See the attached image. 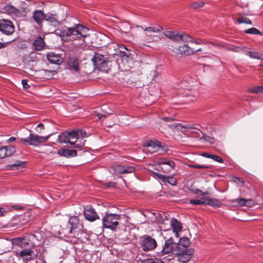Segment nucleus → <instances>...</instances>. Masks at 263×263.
I'll return each mask as SVG.
<instances>
[{
    "label": "nucleus",
    "instance_id": "64",
    "mask_svg": "<svg viewBox=\"0 0 263 263\" xmlns=\"http://www.w3.org/2000/svg\"><path fill=\"white\" fill-rule=\"evenodd\" d=\"M3 214H0V216H3Z\"/></svg>",
    "mask_w": 263,
    "mask_h": 263
},
{
    "label": "nucleus",
    "instance_id": "34",
    "mask_svg": "<svg viewBox=\"0 0 263 263\" xmlns=\"http://www.w3.org/2000/svg\"><path fill=\"white\" fill-rule=\"evenodd\" d=\"M246 54L252 59L263 60L262 54L258 52L248 51L246 52Z\"/></svg>",
    "mask_w": 263,
    "mask_h": 263
},
{
    "label": "nucleus",
    "instance_id": "44",
    "mask_svg": "<svg viewBox=\"0 0 263 263\" xmlns=\"http://www.w3.org/2000/svg\"><path fill=\"white\" fill-rule=\"evenodd\" d=\"M143 263H164L159 258H148L143 260Z\"/></svg>",
    "mask_w": 263,
    "mask_h": 263
},
{
    "label": "nucleus",
    "instance_id": "37",
    "mask_svg": "<svg viewBox=\"0 0 263 263\" xmlns=\"http://www.w3.org/2000/svg\"><path fill=\"white\" fill-rule=\"evenodd\" d=\"M204 5V3L199 1V2H194L190 4V7L191 8L194 9H197L203 7Z\"/></svg>",
    "mask_w": 263,
    "mask_h": 263
},
{
    "label": "nucleus",
    "instance_id": "27",
    "mask_svg": "<svg viewBox=\"0 0 263 263\" xmlns=\"http://www.w3.org/2000/svg\"><path fill=\"white\" fill-rule=\"evenodd\" d=\"M163 34L173 41H180V33L177 31H166L163 32Z\"/></svg>",
    "mask_w": 263,
    "mask_h": 263
},
{
    "label": "nucleus",
    "instance_id": "40",
    "mask_svg": "<svg viewBox=\"0 0 263 263\" xmlns=\"http://www.w3.org/2000/svg\"><path fill=\"white\" fill-rule=\"evenodd\" d=\"M204 197L203 196L200 199H191L190 203L194 205L204 204Z\"/></svg>",
    "mask_w": 263,
    "mask_h": 263
},
{
    "label": "nucleus",
    "instance_id": "28",
    "mask_svg": "<svg viewBox=\"0 0 263 263\" xmlns=\"http://www.w3.org/2000/svg\"><path fill=\"white\" fill-rule=\"evenodd\" d=\"M67 64L69 67V69L71 71H73L75 72H78L79 71L80 68L79 61L76 58L72 57L69 58Z\"/></svg>",
    "mask_w": 263,
    "mask_h": 263
},
{
    "label": "nucleus",
    "instance_id": "8",
    "mask_svg": "<svg viewBox=\"0 0 263 263\" xmlns=\"http://www.w3.org/2000/svg\"><path fill=\"white\" fill-rule=\"evenodd\" d=\"M158 166L156 170L161 171L164 173H168L173 170L175 166V163L173 161L164 158L158 159L157 161Z\"/></svg>",
    "mask_w": 263,
    "mask_h": 263
},
{
    "label": "nucleus",
    "instance_id": "57",
    "mask_svg": "<svg viewBox=\"0 0 263 263\" xmlns=\"http://www.w3.org/2000/svg\"><path fill=\"white\" fill-rule=\"evenodd\" d=\"M15 140H16L15 137H11L8 140V142H9V143H11V142H12L14 141Z\"/></svg>",
    "mask_w": 263,
    "mask_h": 263
},
{
    "label": "nucleus",
    "instance_id": "45",
    "mask_svg": "<svg viewBox=\"0 0 263 263\" xmlns=\"http://www.w3.org/2000/svg\"><path fill=\"white\" fill-rule=\"evenodd\" d=\"M191 168H208L209 166L207 165H200L197 164H190L189 165Z\"/></svg>",
    "mask_w": 263,
    "mask_h": 263
},
{
    "label": "nucleus",
    "instance_id": "36",
    "mask_svg": "<svg viewBox=\"0 0 263 263\" xmlns=\"http://www.w3.org/2000/svg\"><path fill=\"white\" fill-rule=\"evenodd\" d=\"M180 41L184 43H192L194 41V39L186 34L181 33L180 34Z\"/></svg>",
    "mask_w": 263,
    "mask_h": 263
},
{
    "label": "nucleus",
    "instance_id": "14",
    "mask_svg": "<svg viewBox=\"0 0 263 263\" xmlns=\"http://www.w3.org/2000/svg\"><path fill=\"white\" fill-rule=\"evenodd\" d=\"M83 213L85 219L89 221L92 222L99 219L97 212L91 206H87L85 208Z\"/></svg>",
    "mask_w": 263,
    "mask_h": 263
},
{
    "label": "nucleus",
    "instance_id": "18",
    "mask_svg": "<svg viewBox=\"0 0 263 263\" xmlns=\"http://www.w3.org/2000/svg\"><path fill=\"white\" fill-rule=\"evenodd\" d=\"M47 59L51 64L60 65L63 63L62 58L58 54L50 52L47 54Z\"/></svg>",
    "mask_w": 263,
    "mask_h": 263
},
{
    "label": "nucleus",
    "instance_id": "6",
    "mask_svg": "<svg viewBox=\"0 0 263 263\" xmlns=\"http://www.w3.org/2000/svg\"><path fill=\"white\" fill-rule=\"evenodd\" d=\"M140 27L146 31L145 35L147 38L146 39L145 41L147 43L158 42L161 40L160 36L152 34V33L159 32L162 30V28L160 26L157 25L153 27H148L145 28H143L142 26H140Z\"/></svg>",
    "mask_w": 263,
    "mask_h": 263
},
{
    "label": "nucleus",
    "instance_id": "33",
    "mask_svg": "<svg viewBox=\"0 0 263 263\" xmlns=\"http://www.w3.org/2000/svg\"><path fill=\"white\" fill-rule=\"evenodd\" d=\"M110 47L114 48L115 49L117 48L123 54V56L128 57V55L125 52L124 50H127L126 47L123 45H119L115 43H112L110 45Z\"/></svg>",
    "mask_w": 263,
    "mask_h": 263
},
{
    "label": "nucleus",
    "instance_id": "23",
    "mask_svg": "<svg viewBox=\"0 0 263 263\" xmlns=\"http://www.w3.org/2000/svg\"><path fill=\"white\" fill-rule=\"evenodd\" d=\"M204 204H207L213 207L219 208L222 205V201L214 198L204 197Z\"/></svg>",
    "mask_w": 263,
    "mask_h": 263
},
{
    "label": "nucleus",
    "instance_id": "2",
    "mask_svg": "<svg viewBox=\"0 0 263 263\" xmlns=\"http://www.w3.org/2000/svg\"><path fill=\"white\" fill-rule=\"evenodd\" d=\"M92 61L99 70L104 72H107L111 65L108 55H103L99 52L95 53Z\"/></svg>",
    "mask_w": 263,
    "mask_h": 263
},
{
    "label": "nucleus",
    "instance_id": "35",
    "mask_svg": "<svg viewBox=\"0 0 263 263\" xmlns=\"http://www.w3.org/2000/svg\"><path fill=\"white\" fill-rule=\"evenodd\" d=\"M68 133H63L58 136V142L59 143H69Z\"/></svg>",
    "mask_w": 263,
    "mask_h": 263
},
{
    "label": "nucleus",
    "instance_id": "32",
    "mask_svg": "<svg viewBox=\"0 0 263 263\" xmlns=\"http://www.w3.org/2000/svg\"><path fill=\"white\" fill-rule=\"evenodd\" d=\"M194 82L191 78H186V79H184L181 82V86L182 88H184L187 90H190L191 87L193 86V83Z\"/></svg>",
    "mask_w": 263,
    "mask_h": 263
},
{
    "label": "nucleus",
    "instance_id": "55",
    "mask_svg": "<svg viewBox=\"0 0 263 263\" xmlns=\"http://www.w3.org/2000/svg\"><path fill=\"white\" fill-rule=\"evenodd\" d=\"M192 43H194L196 44H201L202 43V42L199 39H198V40L194 39V41L192 42Z\"/></svg>",
    "mask_w": 263,
    "mask_h": 263
},
{
    "label": "nucleus",
    "instance_id": "62",
    "mask_svg": "<svg viewBox=\"0 0 263 263\" xmlns=\"http://www.w3.org/2000/svg\"><path fill=\"white\" fill-rule=\"evenodd\" d=\"M190 100L191 101H193V99H191Z\"/></svg>",
    "mask_w": 263,
    "mask_h": 263
},
{
    "label": "nucleus",
    "instance_id": "46",
    "mask_svg": "<svg viewBox=\"0 0 263 263\" xmlns=\"http://www.w3.org/2000/svg\"><path fill=\"white\" fill-rule=\"evenodd\" d=\"M154 175L157 177L160 181L164 183L165 182V175H162L158 173L153 172Z\"/></svg>",
    "mask_w": 263,
    "mask_h": 263
},
{
    "label": "nucleus",
    "instance_id": "24",
    "mask_svg": "<svg viewBox=\"0 0 263 263\" xmlns=\"http://www.w3.org/2000/svg\"><path fill=\"white\" fill-rule=\"evenodd\" d=\"M45 13L40 10H36L33 13L32 18L35 22L39 25L42 24V22L44 20Z\"/></svg>",
    "mask_w": 263,
    "mask_h": 263
},
{
    "label": "nucleus",
    "instance_id": "26",
    "mask_svg": "<svg viewBox=\"0 0 263 263\" xmlns=\"http://www.w3.org/2000/svg\"><path fill=\"white\" fill-rule=\"evenodd\" d=\"M79 135H81L83 137H84L83 135H86V133H83L82 130H79L77 132L74 131H71L68 133V139H69V143L70 144H74L76 142H77L78 136Z\"/></svg>",
    "mask_w": 263,
    "mask_h": 263
},
{
    "label": "nucleus",
    "instance_id": "50",
    "mask_svg": "<svg viewBox=\"0 0 263 263\" xmlns=\"http://www.w3.org/2000/svg\"><path fill=\"white\" fill-rule=\"evenodd\" d=\"M73 145H74V148H78V149H81L84 145V143L83 142V143H78L77 142Z\"/></svg>",
    "mask_w": 263,
    "mask_h": 263
},
{
    "label": "nucleus",
    "instance_id": "31",
    "mask_svg": "<svg viewBox=\"0 0 263 263\" xmlns=\"http://www.w3.org/2000/svg\"><path fill=\"white\" fill-rule=\"evenodd\" d=\"M191 241L189 238L184 237L180 238L178 243L177 244V250H181V247L184 249H187V248L190 246Z\"/></svg>",
    "mask_w": 263,
    "mask_h": 263
},
{
    "label": "nucleus",
    "instance_id": "59",
    "mask_svg": "<svg viewBox=\"0 0 263 263\" xmlns=\"http://www.w3.org/2000/svg\"><path fill=\"white\" fill-rule=\"evenodd\" d=\"M198 95V92L196 91H195L193 98H195Z\"/></svg>",
    "mask_w": 263,
    "mask_h": 263
},
{
    "label": "nucleus",
    "instance_id": "16",
    "mask_svg": "<svg viewBox=\"0 0 263 263\" xmlns=\"http://www.w3.org/2000/svg\"><path fill=\"white\" fill-rule=\"evenodd\" d=\"M172 125L174 126L175 128H177L180 129L182 132H186L188 131L194 132L192 130L193 129H197L200 130L199 128L200 126L198 124H186L185 125H182L180 123H178L177 124H173Z\"/></svg>",
    "mask_w": 263,
    "mask_h": 263
},
{
    "label": "nucleus",
    "instance_id": "17",
    "mask_svg": "<svg viewBox=\"0 0 263 263\" xmlns=\"http://www.w3.org/2000/svg\"><path fill=\"white\" fill-rule=\"evenodd\" d=\"M15 152V147L12 145L3 146L0 148V159L11 156Z\"/></svg>",
    "mask_w": 263,
    "mask_h": 263
},
{
    "label": "nucleus",
    "instance_id": "38",
    "mask_svg": "<svg viewBox=\"0 0 263 263\" xmlns=\"http://www.w3.org/2000/svg\"><path fill=\"white\" fill-rule=\"evenodd\" d=\"M164 183H168L172 185H176L177 184V180L173 176H165V182Z\"/></svg>",
    "mask_w": 263,
    "mask_h": 263
},
{
    "label": "nucleus",
    "instance_id": "56",
    "mask_svg": "<svg viewBox=\"0 0 263 263\" xmlns=\"http://www.w3.org/2000/svg\"><path fill=\"white\" fill-rule=\"evenodd\" d=\"M97 115H98V117L99 119H101L103 117H104V118L106 117V115H103V114H102L101 113H98Z\"/></svg>",
    "mask_w": 263,
    "mask_h": 263
},
{
    "label": "nucleus",
    "instance_id": "30",
    "mask_svg": "<svg viewBox=\"0 0 263 263\" xmlns=\"http://www.w3.org/2000/svg\"><path fill=\"white\" fill-rule=\"evenodd\" d=\"M171 225L173 232H175L176 236H178V232L182 230V224L177 219L173 218L171 221Z\"/></svg>",
    "mask_w": 263,
    "mask_h": 263
},
{
    "label": "nucleus",
    "instance_id": "11",
    "mask_svg": "<svg viewBox=\"0 0 263 263\" xmlns=\"http://www.w3.org/2000/svg\"><path fill=\"white\" fill-rule=\"evenodd\" d=\"M13 23L7 20H0V31L7 35H11L14 31Z\"/></svg>",
    "mask_w": 263,
    "mask_h": 263
},
{
    "label": "nucleus",
    "instance_id": "4",
    "mask_svg": "<svg viewBox=\"0 0 263 263\" xmlns=\"http://www.w3.org/2000/svg\"><path fill=\"white\" fill-rule=\"evenodd\" d=\"M120 219V215L116 214L106 213L102 219L103 226L107 229L114 230L118 226V220Z\"/></svg>",
    "mask_w": 263,
    "mask_h": 263
},
{
    "label": "nucleus",
    "instance_id": "54",
    "mask_svg": "<svg viewBox=\"0 0 263 263\" xmlns=\"http://www.w3.org/2000/svg\"><path fill=\"white\" fill-rule=\"evenodd\" d=\"M162 120L165 122H170L173 120V119L170 117H163Z\"/></svg>",
    "mask_w": 263,
    "mask_h": 263
},
{
    "label": "nucleus",
    "instance_id": "12",
    "mask_svg": "<svg viewBox=\"0 0 263 263\" xmlns=\"http://www.w3.org/2000/svg\"><path fill=\"white\" fill-rule=\"evenodd\" d=\"M177 243L173 241V239L172 237L167 239L165 240L164 245L161 251L160 255H163L171 253L173 252L175 248H176V251H177Z\"/></svg>",
    "mask_w": 263,
    "mask_h": 263
},
{
    "label": "nucleus",
    "instance_id": "58",
    "mask_svg": "<svg viewBox=\"0 0 263 263\" xmlns=\"http://www.w3.org/2000/svg\"><path fill=\"white\" fill-rule=\"evenodd\" d=\"M107 184H108V186H112L115 185V183L114 182H109Z\"/></svg>",
    "mask_w": 263,
    "mask_h": 263
},
{
    "label": "nucleus",
    "instance_id": "29",
    "mask_svg": "<svg viewBox=\"0 0 263 263\" xmlns=\"http://www.w3.org/2000/svg\"><path fill=\"white\" fill-rule=\"evenodd\" d=\"M5 12L7 13L9 15H14L17 16L20 14V11L12 5L7 4L3 8Z\"/></svg>",
    "mask_w": 263,
    "mask_h": 263
},
{
    "label": "nucleus",
    "instance_id": "13",
    "mask_svg": "<svg viewBox=\"0 0 263 263\" xmlns=\"http://www.w3.org/2000/svg\"><path fill=\"white\" fill-rule=\"evenodd\" d=\"M115 174L132 173L135 172V168L133 166L116 164L112 167Z\"/></svg>",
    "mask_w": 263,
    "mask_h": 263
},
{
    "label": "nucleus",
    "instance_id": "10",
    "mask_svg": "<svg viewBox=\"0 0 263 263\" xmlns=\"http://www.w3.org/2000/svg\"><path fill=\"white\" fill-rule=\"evenodd\" d=\"M69 223L70 224L71 228L69 230V233H73L74 235H78L79 232L81 231L83 229V225L80 223L77 216L70 217L69 220Z\"/></svg>",
    "mask_w": 263,
    "mask_h": 263
},
{
    "label": "nucleus",
    "instance_id": "21",
    "mask_svg": "<svg viewBox=\"0 0 263 263\" xmlns=\"http://www.w3.org/2000/svg\"><path fill=\"white\" fill-rule=\"evenodd\" d=\"M145 146L149 148L148 151L153 153L158 151L160 149L161 147V143L157 140L155 141L149 140L146 143Z\"/></svg>",
    "mask_w": 263,
    "mask_h": 263
},
{
    "label": "nucleus",
    "instance_id": "53",
    "mask_svg": "<svg viewBox=\"0 0 263 263\" xmlns=\"http://www.w3.org/2000/svg\"><path fill=\"white\" fill-rule=\"evenodd\" d=\"M201 156L208 158H211V157H212V154H210L208 153H203L201 154Z\"/></svg>",
    "mask_w": 263,
    "mask_h": 263
},
{
    "label": "nucleus",
    "instance_id": "7",
    "mask_svg": "<svg viewBox=\"0 0 263 263\" xmlns=\"http://www.w3.org/2000/svg\"><path fill=\"white\" fill-rule=\"evenodd\" d=\"M169 49L175 53L182 55H192L196 52L201 51V48H199L198 49L191 48L186 44H183V45L179 46L178 47H173V46H170Z\"/></svg>",
    "mask_w": 263,
    "mask_h": 263
},
{
    "label": "nucleus",
    "instance_id": "43",
    "mask_svg": "<svg viewBox=\"0 0 263 263\" xmlns=\"http://www.w3.org/2000/svg\"><path fill=\"white\" fill-rule=\"evenodd\" d=\"M21 162L17 161L16 163L14 164L7 165L6 167L7 168V170H18L19 167L21 166Z\"/></svg>",
    "mask_w": 263,
    "mask_h": 263
},
{
    "label": "nucleus",
    "instance_id": "63",
    "mask_svg": "<svg viewBox=\"0 0 263 263\" xmlns=\"http://www.w3.org/2000/svg\"><path fill=\"white\" fill-rule=\"evenodd\" d=\"M3 209L2 208H0V212H1V210Z\"/></svg>",
    "mask_w": 263,
    "mask_h": 263
},
{
    "label": "nucleus",
    "instance_id": "22",
    "mask_svg": "<svg viewBox=\"0 0 263 263\" xmlns=\"http://www.w3.org/2000/svg\"><path fill=\"white\" fill-rule=\"evenodd\" d=\"M232 202H235L239 206H247L249 207L252 206L254 202L251 199H246L242 198H239L232 200Z\"/></svg>",
    "mask_w": 263,
    "mask_h": 263
},
{
    "label": "nucleus",
    "instance_id": "51",
    "mask_svg": "<svg viewBox=\"0 0 263 263\" xmlns=\"http://www.w3.org/2000/svg\"><path fill=\"white\" fill-rule=\"evenodd\" d=\"M192 191L194 193L197 194H200V193H201L202 195L207 194L206 192L202 193V191L199 189H195V190H192Z\"/></svg>",
    "mask_w": 263,
    "mask_h": 263
},
{
    "label": "nucleus",
    "instance_id": "49",
    "mask_svg": "<svg viewBox=\"0 0 263 263\" xmlns=\"http://www.w3.org/2000/svg\"><path fill=\"white\" fill-rule=\"evenodd\" d=\"M22 84L23 88L25 89H27L30 87V85L27 83V81L25 79L22 80Z\"/></svg>",
    "mask_w": 263,
    "mask_h": 263
},
{
    "label": "nucleus",
    "instance_id": "1",
    "mask_svg": "<svg viewBox=\"0 0 263 263\" xmlns=\"http://www.w3.org/2000/svg\"><path fill=\"white\" fill-rule=\"evenodd\" d=\"M57 32L62 38L72 36L73 40L85 38L88 31V29L81 24H77L73 27H69L64 30H59Z\"/></svg>",
    "mask_w": 263,
    "mask_h": 263
},
{
    "label": "nucleus",
    "instance_id": "5",
    "mask_svg": "<svg viewBox=\"0 0 263 263\" xmlns=\"http://www.w3.org/2000/svg\"><path fill=\"white\" fill-rule=\"evenodd\" d=\"M51 135L46 136H41L37 135L30 133L26 139H21L22 142L29 145L38 146L41 144L46 142Z\"/></svg>",
    "mask_w": 263,
    "mask_h": 263
},
{
    "label": "nucleus",
    "instance_id": "61",
    "mask_svg": "<svg viewBox=\"0 0 263 263\" xmlns=\"http://www.w3.org/2000/svg\"><path fill=\"white\" fill-rule=\"evenodd\" d=\"M239 47H236V48H235V50H234V51H238V49H239Z\"/></svg>",
    "mask_w": 263,
    "mask_h": 263
},
{
    "label": "nucleus",
    "instance_id": "3",
    "mask_svg": "<svg viewBox=\"0 0 263 263\" xmlns=\"http://www.w3.org/2000/svg\"><path fill=\"white\" fill-rule=\"evenodd\" d=\"M139 245L143 251L149 252L155 250L157 246V242L152 237L144 235L139 238Z\"/></svg>",
    "mask_w": 263,
    "mask_h": 263
},
{
    "label": "nucleus",
    "instance_id": "42",
    "mask_svg": "<svg viewBox=\"0 0 263 263\" xmlns=\"http://www.w3.org/2000/svg\"><path fill=\"white\" fill-rule=\"evenodd\" d=\"M236 21L239 24L244 23L250 25L252 24V21L249 18L246 17H239L237 18Z\"/></svg>",
    "mask_w": 263,
    "mask_h": 263
},
{
    "label": "nucleus",
    "instance_id": "39",
    "mask_svg": "<svg viewBox=\"0 0 263 263\" xmlns=\"http://www.w3.org/2000/svg\"><path fill=\"white\" fill-rule=\"evenodd\" d=\"M245 33L247 34H261L260 31L256 29V28L252 27L251 28L245 30L244 31Z\"/></svg>",
    "mask_w": 263,
    "mask_h": 263
},
{
    "label": "nucleus",
    "instance_id": "15",
    "mask_svg": "<svg viewBox=\"0 0 263 263\" xmlns=\"http://www.w3.org/2000/svg\"><path fill=\"white\" fill-rule=\"evenodd\" d=\"M20 256L22 257L23 260L27 263V262L36 258L37 254L35 253L33 250L30 249H25L20 252Z\"/></svg>",
    "mask_w": 263,
    "mask_h": 263
},
{
    "label": "nucleus",
    "instance_id": "60",
    "mask_svg": "<svg viewBox=\"0 0 263 263\" xmlns=\"http://www.w3.org/2000/svg\"><path fill=\"white\" fill-rule=\"evenodd\" d=\"M14 208L17 210V209H19L20 208V206L18 205H15L14 206Z\"/></svg>",
    "mask_w": 263,
    "mask_h": 263
},
{
    "label": "nucleus",
    "instance_id": "19",
    "mask_svg": "<svg viewBox=\"0 0 263 263\" xmlns=\"http://www.w3.org/2000/svg\"><path fill=\"white\" fill-rule=\"evenodd\" d=\"M57 154L60 156L68 158L77 156V151L75 149L62 148L57 152Z\"/></svg>",
    "mask_w": 263,
    "mask_h": 263
},
{
    "label": "nucleus",
    "instance_id": "25",
    "mask_svg": "<svg viewBox=\"0 0 263 263\" xmlns=\"http://www.w3.org/2000/svg\"><path fill=\"white\" fill-rule=\"evenodd\" d=\"M44 20L48 22L54 27L58 26L60 24L59 21L58 20V16L56 14L47 13L45 14Z\"/></svg>",
    "mask_w": 263,
    "mask_h": 263
},
{
    "label": "nucleus",
    "instance_id": "9",
    "mask_svg": "<svg viewBox=\"0 0 263 263\" xmlns=\"http://www.w3.org/2000/svg\"><path fill=\"white\" fill-rule=\"evenodd\" d=\"M194 253L193 249H182L177 250L178 260L180 262L186 263L192 257Z\"/></svg>",
    "mask_w": 263,
    "mask_h": 263
},
{
    "label": "nucleus",
    "instance_id": "41",
    "mask_svg": "<svg viewBox=\"0 0 263 263\" xmlns=\"http://www.w3.org/2000/svg\"><path fill=\"white\" fill-rule=\"evenodd\" d=\"M248 91L251 93L257 94L263 91V86H258L249 89Z\"/></svg>",
    "mask_w": 263,
    "mask_h": 263
},
{
    "label": "nucleus",
    "instance_id": "20",
    "mask_svg": "<svg viewBox=\"0 0 263 263\" xmlns=\"http://www.w3.org/2000/svg\"><path fill=\"white\" fill-rule=\"evenodd\" d=\"M33 46L36 51H41L45 48L46 46L44 39L41 36H38L33 41Z\"/></svg>",
    "mask_w": 263,
    "mask_h": 263
},
{
    "label": "nucleus",
    "instance_id": "48",
    "mask_svg": "<svg viewBox=\"0 0 263 263\" xmlns=\"http://www.w3.org/2000/svg\"><path fill=\"white\" fill-rule=\"evenodd\" d=\"M44 129V125L42 123L39 124L35 128L36 131L39 133H42V130Z\"/></svg>",
    "mask_w": 263,
    "mask_h": 263
},
{
    "label": "nucleus",
    "instance_id": "47",
    "mask_svg": "<svg viewBox=\"0 0 263 263\" xmlns=\"http://www.w3.org/2000/svg\"><path fill=\"white\" fill-rule=\"evenodd\" d=\"M211 158L213 160L219 163H222L223 162L222 158L217 155H212V157H211Z\"/></svg>",
    "mask_w": 263,
    "mask_h": 263
},
{
    "label": "nucleus",
    "instance_id": "52",
    "mask_svg": "<svg viewBox=\"0 0 263 263\" xmlns=\"http://www.w3.org/2000/svg\"><path fill=\"white\" fill-rule=\"evenodd\" d=\"M8 44V42L3 43L0 42V49L5 48Z\"/></svg>",
    "mask_w": 263,
    "mask_h": 263
}]
</instances>
